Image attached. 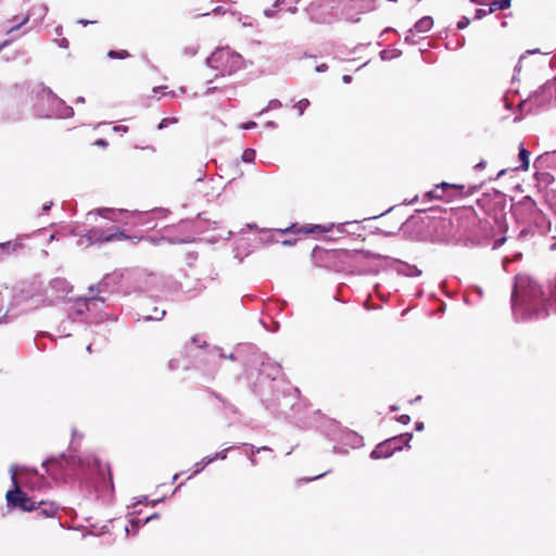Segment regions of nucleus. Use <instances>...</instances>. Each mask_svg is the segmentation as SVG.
I'll return each instance as SVG.
<instances>
[{"instance_id":"bb28decb","label":"nucleus","mask_w":556,"mask_h":556,"mask_svg":"<svg viewBox=\"0 0 556 556\" xmlns=\"http://www.w3.org/2000/svg\"><path fill=\"white\" fill-rule=\"evenodd\" d=\"M402 54V51L399 49H384L380 51L379 55L382 61H389L392 59H396Z\"/></svg>"},{"instance_id":"f8f14e48","label":"nucleus","mask_w":556,"mask_h":556,"mask_svg":"<svg viewBox=\"0 0 556 556\" xmlns=\"http://www.w3.org/2000/svg\"><path fill=\"white\" fill-rule=\"evenodd\" d=\"M390 268L395 270L399 275L405 277H418L421 275V270L416 265L408 264L397 258H390Z\"/></svg>"},{"instance_id":"f704fd0d","label":"nucleus","mask_w":556,"mask_h":556,"mask_svg":"<svg viewBox=\"0 0 556 556\" xmlns=\"http://www.w3.org/2000/svg\"><path fill=\"white\" fill-rule=\"evenodd\" d=\"M281 102L278 100V99H273L268 102L267 106L265 109H263L260 114H263L269 110H276V109H279L281 108Z\"/></svg>"},{"instance_id":"39448f33","label":"nucleus","mask_w":556,"mask_h":556,"mask_svg":"<svg viewBox=\"0 0 556 556\" xmlns=\"http://www.w3.org/2000/svg\"><path fill=\"white\" fill-rule=\"evenodd\" d=\"M127 235H125L122 230L116 227L102 228V227H92L84 235L79 236L77 240L78 245L89 247L94 243L102 242H111V241H122L125 240Z\"/></svg>"},{"instance_id":"680f3d73","label":"nucleus","mask_w":556,"mask_h":556,"mask_svg":"<svg viewBox=\"0 0 556 556\" xmlns=\"http://www.w3.org/2000/svg\"><path fill=\"white\" fill-rule=\"evenodd\" d=\"M415 429H416V431H421V430H424V422H422V421H417V422L415 424Z\"/></svg>"},{"instance_id":"b1692460","label":"nucleus","mask_w":556,"mask_h":556,"mask_svg":"<svg viewBox=\"0 0 556 556\" xmlns=\"http://www.w3.org/2000/svg\"><path fill=\"white\" fill-rule=\"evenodd\" d=\"M352 7L361 12H369L376 8L375 0H352Z\"/></svg>"},{"instance_id":"09e8293b","label":"nucleus","mask_w":556,"mask_h":556,"mask_svg":"<svg viewBox=\"0 0 556 556\" xmlns=\"http://www.w3.org/2000/svg\"><path fill=\"white\" fill-rule=\"evenodd\" d=\"M241 127L243 129L249 130V129H252V128L256 127V123L255 122H248V123L242 124Z\"/></svg>"},{"instance_id":"de8ad7c7","label":"nucleus","mask_w":556,"mask_h":556,"mask_svg":"<svg viewBox=\"0 0 556 556\" xmlns=\"http://www.w3.org/2000/svg\"><path fill=\"white\" fill-rule=\"evenodd\" d=\"M264 14L267 16V17H274L275 14H276V8H268L264 11Z\"/></svg>"},{"instance_id":"5701e85b","label":"nucleus","mask_w":556,"mask_h":556,"mask_svg":"<svg viewBox=\"0 0 556 556\" xmlns=\"http://www.w3.org/2000/svg\"><path fill=\"white\" fill-rule=\"evenodd\" d=\"M63 455L61 458H49L42 463V467L46 468V472L51 476H56V469L61 466Z\"/></svg>"},{"instance_id":"79ce46f5","label":"nucleus","mask_w":556,"mask_h":556,"mask_svg":"<svg viewBox=\"0 0 556 556\" xmlns=\"http://www.w3.org/2000/svg\"><path fill=\"white\" fill-rule=\"evenodd\" d=\"M469 18L466 17V16H463L458 22H457V28L458 29H465L468 25H469Z\"/></svg>"},{"instance_id":"e433bc0d","label":"nucleus","mask_w":556,"mask_h":556,"mask_svg":"<svg viewBox=\"0 0 556 556\" xmlns=\"http://www.w3.org/2000/svg\"><path fill=\"white\" fill-rule=\"evenodd\" d=\"M236 447H237V446H231V447H227V448H225V450H223V451H220V452H216V453L212 454V458H214V460H216V459H222V460H224V459H226V458H227V453H228V451H230V450H232V448H236Z\"/></svg>"},{"instance_id":"7ed1b4c3","label":"nucleus","mask_w":556,"mask_h":556,"mask_svg":"<svg viewBox=\"0 0 556 556\" xmlns=\"http://www.w3.org/2000/svg\"><path fill=\"white\" fill-rule=\"evenodd\" d=\"M37 98L35 112L39 117L67 118L74 114L73 108L54 94L49 87L39 85Z\"/></svg>"},{"instance_id":"a211bd4d","label":"nucleus","mask_w":556,"mask_h":556,"mask_svg":"<svg viewBox=\"0 0 556 556\" xmlns=\"http://www.w3.org/2000/svg\"><path fill=\"white\" fill-rule=\"evenodd\" d=\"M433 26V18L431 16H424L420 20H418L413 28L409 29L410 34H425L429 31Z\"/></svg>"},{"instance_id":"72a5a7b5","label":"nucleus","mask_w":556,"mask_h":556,"mask_svg":"<svg viewBox=\"0 0 556 556\" xmlns=\"http://www.w3.org/2000/svg\"><path fill=\"white\" fill-rule=\"evenodd\" d=\"M108 56L111 59H125L129 56V53L126 50H110Z\"/></svg>"},{"instance_id":"774afa93","label":"nucleus","mask_w":556,"mask_h":556,"mask_svg":"<svg viewBox=\"0 0 556 556\" xmlns=\"http://www.w3.org/2000/svg\"><path fill=\"white\" fill-rule=\"evenodd\" d=\"M283 3H285V0H276L275 3H274V8H279Z\"/></svg>"},{"instance_id":"4be33fe9","label":"nucleus","mask_w":556,"mask_h":556,"mask_svg":"<svg viewBox=\"0 0 556 556\" xmlns=\"http://www.w3.org/2000/svg\"><path fill=\"white\" fill-rule=\"evenodd\" d=\"M529 156L530 152L525 148L523 142L519 144V153L518 159L520 161V165L517 167L521 170H527L529 168Z\"/></svg>"},{"instance_id":"c85d7f7f","label":"nucleus","mask_w":556,"mask_h":556,"mask_svg":"<svg viewBox=\"0 0 556 556\" xmlns=\"http://www.w3.org/2000/svg\"><path fill=\"white\" fill-rule=\"evenodd\" d=\"M166 314L164 308L154 307L153 313L150 315L143 316L144 320H161Z\"/></svg>"},{"instance_id":"49530a36","label":"nucleus","mask_w":556,"mask_h":556,"mask_svg":"<svg viewBox=\"0 0 556 556\" xmlns=\"http://www.w3.org/2000/svg\"><path fill=\"white\" fill-rule=\"evenodd\" d=\"M329 428H330V431H327L326 435L331 437L333 434V431L337 430V428H338L337 422H334L332 420L329 421Z\"/></svg>"},{"instance_id":"9d476101","label":"nucleus","mask_w":556,"mask_h":556,"mask_svg":"<svg viewBox=\"0 0 556 556\" xmlns=\"http://www.w3.org/2000/svg\"><path fill=\"white\" fill-rule=\"evenodd\" d=\"M17 469H18V466H16V465H12L10 468L11 481L13 484V489L9 490L7 492L5 498H7L8 506L18 507L21 509H24V505H26V503L28 502V496L24 492H22L18 488V482L16 479Z\"/></svg>"},{"instance_id":"aec40b11","label":"nucleus","mask_w":556,"mask_h":556,"mask_svg":"<svg viewBox=\"0 0 556 556\" xmlns=\"http://www.w3.org/2000/svg\"><path fill=\"white\" fill-rule=\"evenodd\" d=\"M342 441L352 448H356L363 444V438L351 430L343 432Z\"/></svg>"},{"instance_id":"412c9836","label":"nucleus","mask_w":556,"mask_h":556,"mask_svg":"<svg viewBox=\"0 0 556 556\" xmlns=\"http://www.w3.org/2000/svg\"><path fill=\"white\" fill-rule=\"evenodd\" d=\"M39 515L45 517H54L59 510V507L54 503L39 502L37 509Z\"/></svg>"},{"instance_id":"603ef678","label":"nucleus","mask_w":556,"mask_h":556,"mask_svg":"<svg viewBox=\"0 0 556 556\" xmlns=\"http://www.w3.org/2000/svg\"><path fill=\"white\" fill-rule=\"evenodd\" d=\"M329 472H330V470H328V471H326V472H323V473H320V475H318V476H316V477H313V478H305V479H304V481L308 482V481L317 480V479H319V478H321V477L326 476V475H327V473H329Z\"/></svg>"},{"instance_id":"3c124183","label":"nucleus","mask_w":556,"mask_h":556,"mask_svg":"<svg viewBox=\"0 0 556 556\" xmlns=\"http://www.w3.org/2000/svg\"><path fill=\"white\" fill-rule=\"evenodd\" d=\"M103 303L104 302H100L98 304H90V312L100 311L102 308Z\"/></svg>"},{"instance_id":"393cba45","label":"nucleus","mask_w":556,"mask_h":556,"mask_svg":"<svg viewBox=\"0 0 556 556\" xmlns=\"http://www.w3.org/2000/svg\"><path fill=\"white\" fill-rule=\"evenodd\" d=\"M122 211H115V210H112V208H108V207H102V208H98L96 211V214L103 217V218H106V219H111V220H116L117 219V214H121Z\"/></svg>"},{"instance_id":"1a4fd4ad","label":"nucleus","mask_w":556,"mask_h":556,"mask_svg":"<svg viewBox=\"0 0 556 556\" xmlns=\"http://www.w3.org/2000/svg\"><path fill=\"white\" fill-rule=\"evenodd\" d=\"M413 438L412 433H402L384 440L379 443L370 453L372 459L387 458L392 456L396 451H401L403 446H408Z\"/></svg>"},{"instance_id":"58836bf2","label":"nucleus","mask_w":556,"mask_h":556,"mask_svg":"<svg viewBox=\"0 0 556 556\" xmlns=\"http://www.w3.org/2000/svg\"><path fill=\"white\" fill-rule=\"evenodd\" d=\"M39 503H37L36 501H34L33 498L28 497V502L26 503V505H24V511H33V510H36L37 509V506H38Z\"/></svg>"},{"instance_id":"4d7b16f0","label":"nucleus","mask_w":556,"mask_h":556,"mask_svg":"<svg viewBox=\"0 0 556 556\" xmlns=\"http://www.w3.org/2000/svg\"><path fill=\"white\" fill-rule=\"evenodd\" d=\"M333 453H337V454H345V453H348V451H346V450H344V448H341V447H339V446H337V445H334V446H333Z\"/></svg>"},{"instance_id":"6e6552de","label":"nucleus","mask_w":556,"mask_h":556,"mask_svg":"<svg viewBox=\"0 0 556 556\" xmlns=\"http://www.w3.org/2000/svg\"><path fill=\"white\" fill-rule=\"evenodd\" d=\"M553 104H555L553 85L548 84L547 81L538 90L532 92L527 100L521 102V105L528 106L530 112H539L549 108Z\"/></svg>"},{"instance_id":"864d4df0","label":"nucleus","mask_w":556,"mask_h":556,"mask_svg":"<svg viewBox=\"0 0 556 556\" xmlns=\"http://www.w3.org/2000/svg\"><path fill=\"white\" fill-rule=\"evenodd\" d=\"M547 83L553 85V93H554L555 103H556V76L552 80H547Z\"/></svg>"},{"instance_id":"13d9d810","label":"nucleus","mask_w":556,"mask_h":556,"mask_svg":"<svg viewBox=\"0 0 556 556\" xmlns=\"http://www.w3.org/2000/svg\"><path fill=\"white\" fill-rule=\"evenodd\" d=\"M96 146H99V147H106L108 146V142L106 140L104 139H98L96 142H94Z\"/></svg>"},{"instance_id":"bf43d9fd","label":"nucleus","mask_w":556,"mask_h":556,"mask_svg":"<svg viewBox=\"0 0 556 556\" xmlns=\"http://www.w3.org/2000/svg\"><path fill=\"white\" fill-rule=\"evenodd\" d=\"M249 459H250V462H251V464H252L253 466H256V465H257V459H256V457H255V454H252V453H251V454L249 455Z\"/></svg>"},{"instance_id":"7c9ffc66","label":"nucleus","mask_w":556,"mask_h":556,"mask_svg":"<svg viewBox=\"0 0 556 556\" xmlns=\"http://www.w3.org/2000/svg\"><path fill=\"white\" fill-rule=\"evenodd\" d=\"M210 355L212 357L214 356H218L219 358H227V359H231V361H236L237 359V355L235 353H230L228 355L224 354L222 352V349L220 348H213L211 351H210Z\"/></svg>"},{"instance_id":"cd10ccee","label":"nucleus","mask_w":556,"mask_h":556,"mask_svg":"<svg viewBox=\"0 0 556 556\" xmlns=\"http://www.w3.org/2000/svg\"><path fill=\"white\" fill-rule=\"evenodd\" d=\"M509 7V0H495L491 3L489 13H492L496 10H506Z\"/></svg>"},{"instance_id":"5fc2aeb1","label":"nucleus","mask_w":556,"mask_h":556,"mask_svg":"<svg viewBox=\"0 0 556 556\" xmlns=\"http://www.w3.org/2000/svg\"><path fill=\"white\" fill-rule=\"evenodd\" d=\"M58 45L61 47V48H67L68 47V40L66 38H62L58 41Z\"/></svg>"},{"instance_id":"e2e57ef3","label":"nucleus","mask_w":556,"mask_h":556,"mask_svg":"<svg viewBox=\"0 0 556 556\" xmlns=\"http://www.w3.org/2000/svg\"><path fill=\"white\" fill-rule=\"evenodd\" d=\"M342 80L344 84H350L352 81V76L343 75Z\"/></svg>"},{"instance_id":"473e14b6","label":"nucleus","mask_w":556,"mask_h":556,"mask_svg":"<svg viewBox=\"0 0 556 556\" xmlns=\"http://www.w3.org/2000/svg\"><path fill=\"white\" fill-rule=\"evenodd\" d=\"M199 51V45H191L182 49V55L191 58L194 56Z\"/></svg>"},{"instance_id":"c03bdc74","label":"nucleus","mask_w":556,"mask_h":556,"mask_svg":"<svg viewBox=\"0 0 556 556\" xmlns=\"http://www.w3.org/2000/svg\"><path fill=\"white\" fill-rule=\"evenodd\" d=\"M404 41L409 45H416L417 40L414 38V34H410L409 30L407 31V35L404 38Z\"/></svg>"},{"instance_id":"2f4dec72","label":"nucleus","mask_w":556,"mask_h":556,"mask_svg":"<svg viewBox=\"0 0 556 556\" xmlns=\"http://www.w3.org/2000/svg\"><path fill=\"white\" fill-rule=\"evenodd\" d=\"M255 150L253 149H245L242 153V161L245 163H252L255 160Z\"/></svg>"},{"instance_id":"dca6fc26","label":"nucleus","mask_w":556,"mask_h":556,"mask_svg":"<svg viewBox=\"0 0 556 556\" xmlns=\"http://www.w3.org/2000/svg\"><path fill=\"white\" fill-rule=\"evenodd\" d=\"M28 238V235L18 236L14 241H7L0 243V257L10 255L23 247V240Z\"/></svg>"},{"instance_id":"4468645a","label":"nucleus","mask_w":556,"mask_h":556,"mask_svg":"<svg viewBox=\"0 0 556 556\" xmlns=\"http://www.w3.org/2000/svg\"><path fill=\"white\" fill-rule=\"evenodd\" d=\"M161 213V211L134 213L132 217L136 218L134 223L135 225L146 226L148 229H152L156 226V224L154 223L155 216L160 215Z\"/></svg>"},{"instance_id":"0eeeda50","label":"nucleus","mask_w":556,"mask_h":556,"mask_svg":"<svg viewBox=\"0 0 556 556\" xmlns=\"http://www.w3.org/2000/svg\"><path fill=\"white\" fill-rule=\"evenodd\" d=\"M463 185H452L447 182H441L437 185L432 190L427 191L424 198L428 200L439 199L444 201H452L456 195L472 194L479 190L478 186H470L467 191Z\"/></svg>"},{"instance_id":"f3484780","label":"nucleus","mask_w":556,"mask_h":556,"mask_svg":"<svg viewBox=\"0 0 556 556\" xmlns=\"http://www.w3.org/2000/svg\"><path fill=\"white\" fill-rule=\"evenodd\" d=\"M324 232L325 229L320 225H314V226H303L298 227V225L293 224L290 227L280 230L282 235H293V233H311V232Z\"/></svg>"},{"instance_id":"4c0bfd02","label":"nucleus","mask_w":556,"mask_h":556,"mask_svg":"<svg viewBox=\"0 0 556 556\" xmlns=\"http://www.w3.org/2000/svg\"><path fill=\"white\" fill-rule=\"evenodd\" d=\"M167 240H168V242L174 243V244L188 243V242L192 241L191 237H186V238L169 237V238H167Z\"/></svg>"},{"instance_id":"2eb2a0df","label":"nucleus","mask_w":556,"mask_h":556,"mask_svg":"<svg viewBox=\"0 0 556 556\" xmlns=\"http://www.w3.org/2000/svg\"><path fill=\"white\" fill-rule=\"evenodd\" d=\"M123 278L124 275L117 273L109 274L105 277H103V279L98 283V286H91L89 290L90 292H93L97 289L98 293L105 292L109 290L111 286L118 283Z\"/></svg>"},{"instance_id":"052dcab7","label":"nucleus","mask_w":556,"mask_h":556,"mask_svg":"<svg viewBox=\"0 0 556 556\" xmlns=\"http://www.w3.org/2000/svg\"><path fill=\"white\" fill-rule=\"evenodd\" d=\"M486 165L485 161H480L478 164L475 165L476 169H482Z\"/></svg>"},{"instance_id":"37998d69","label":"nucleus","mask_w":556,"mask_h":556,"mask_svg":"<svg viewBox=\"0 0 556 556\" xmlns=\"http://www.w3.org/2000/svg\"><path fill=\"white\" fill-rule=\"evenodd\" d=\"M396 420L403 425H408L410 422V417H409V415L404 414V415L399 416L396 418Z\"/></svg>"},{"instance_id":"9b49d317","label":"nucleus","mask_w":556,"mask_h":556,"mask_svg":"<svg viewBox=\"0 0 556 556\" xmlns=\"http://www.w3.org/2000/svg\"><path fill=\"white\" fill-rule=\"evenodd\" d=\"M105 302L104 296L91 295L89 298L77 299L71 307V316H83L86 312H90V304Z\"/></svg>"},{"instance_id":"c756f323","label":"nucleus","mask_w":556,"mask_h":556,"mask_svg":"<svg viewBox=\"0 0 556 556\" xmlns=\"http://www.w3.org/2000/svg\"><path fill=\"white\" fill-rule=\"evenodd\" d=\"M214 458H212V455H207L203 457L199 463L195 464V469L192 476L198 475L201 472L208 464L213 463Z\"/></svg>"},{"instance_id":"c9c22d12","label":"nucleus","mask_w":556,"mask_h":556,"mask_svg":"<svg viewBox=\"0 0 556 556\" xmlns=\"http://www.w3.org/2000/svg\"><path fill=\"white\" fill-rule=\"evenodd\" d=\"M308 105L309 101L307 99H302L295 103L294 108L299 111V115H303Z\"/></svg>"},{"instance_id":"0e129e2a","label":"nucleus","mask_w":556,"mask_h":556,"mask_svg":"<svg viewBox=\"0 0 556 556\" xmlns=\"http://www.w3.org/2000/svg\"><path fill=\"white\" fill-rule=\"evenodd\" d=\"M52 205H53V203H52V202H49V203L43 204V206H42V211H43V212H48V211L51 208V206H52Z\"/></svg>"},{"instance_id":"a878e982","label":"nucleus","mask_w":556,"mask_h":556,"mask_svg":"<svg viewBox=\"0 0 556 556\" xmlns=\"http://www.w3.org/2000/svg\"><path fill=\"white\" fill-rule=\"evenodd\" d=\"M159 518V514L157 513H154L148 517H146L144 519H139V518H131L129 520V525L135 528L136 530L139 529L141 526H144L147 522H149L150 520H153V519H156Z\"/></svg>"},{"instance_id":"6ab92c4d","label":"nucleus","mask_w":556,"mask_h":556,"mask_svg":"<svg viewBox=\"0 0 556 556\" xmlns=\"http://www.w3.org/2000/svg\"><path fill=\"white\" fill-rule=\"evenodd\" d=\"M50 287L58 293L67 294L72 291L71 283L65 278H54L50 281Z\"/></svg>"},{"instance_id":"338daca9","label":"nucleus","mask_w":556,"mask_h":556,"mask_svg":"<svg viewBox=\"0 0 556 556\" xmlns=\"http://www.w3.org/2000/svg\"><path fill=\"white\" fill-rule=\"evenodd\" d=\"M78 23L84 25V26H86V25H89V24H93L94 22L93 21H88V20H79Z\"/></svg>"},{"instance_id":"a19ab883","label":"nucleus","mask_w":556,"mask_h":556,"mask_svg":"<svg viewBox=\"0 0 556 556\" xmlns=\"http://www.w3.org/2000/svg\"><path fill=\"white\" fill-rule=\"evenodd\" d=\"M242 445H244V446H249V447H250V450H252V454L260 453L261 451H268V452H271V448H270V447H268V446L255 447L254 445H252V444H248V443H242Z\"/></svg>"},{"instance_id":"6e6d98bb","label":"nucleus","mask_w":556,"mask_h":556,"mask_svg":"<svg viewBox=\"0 0 556 556\" xmlns=\"http://www.w3.org/2000/svg\"><path fill=\"white\" fill-rule=\"evenodd\" d=\"M114 131H117V132H127V127L126 126H115L113 128Z\"/></svg>"},{"instance_id":"a18cd8bd","label":"nucleus","mask_w":556,"mask_h":556,"mask_svg":"<svg viewBox=\"0 0 556 556\" xmlns=\"http://www.w3.org/2000/svg\"><path fill=\"white\" fill-rule=\"evenodd\" d=\"M488 13H489V11H485L483 9H477L475 12V18L480 20V18L484 17Z\"/></svg>"},{"instance_id":"20e7f679","label":"nucleus","mask_w":556,"mask_h":556,"mask_svg":"<svg viewBox=\"0 0 556 556\" xmlns=\"http://www.w3.org/2000/svg\"><path fill=\"white\" fill-rule=\"evenodd\" d=\"M206 65L219 73L231 75L243 66V58L229 48H217L205 61Z\"/></svg>"},{"instance_id":"69168bd1","label":"nucleus","mask_w":556,"mask_h":556,"mask_svg":"<svg viewBox=\"0 0 556 556\" xmlns=\"http://www.w3.org/2000/svg\"><path fill=\"white\" fill-rule=\"evenodd\" d=\"M295 241H296V239H294V240L285 239V240L282 241V243H283L285 245H292L293 243H295Z\"/></svg>"},{"instance_id":"8fccbe9b","label":"nucleus","mask_w":556,"mask_h":556,"mask_svg":"<svg viewBox=\"0 0 556 556\" xmlns=\"http://www.w3.org/2000/svg\"><path fill=\"white\" fill-rule=\"evenodd\" d=\"M316 72L324 73L328 70V65L326 63L319 64L316 66Z\"/></svg>"},{"instance_id":"f257e3e1","label":"nucleus","mask_w":556,"mask_h":556,"mask_svg":"<svg viewBox=\"0 0 556 556\" xmlns=\"http://www.w3.org/2000/svg\"><path fill=\"white\" fill-rule=\"evenodd\" d=\"M510 301L513 316L517 321L541 319L556 313V276L544 289L532 277L517 275Z\"/></svg>"},{"instance_id":"ea45409f","label":"nucleus","mask_w":556,"mask_h":556,"mask_svg":"<svg viewBox=\"0 0 556 556\" xmlns=\"http://www.w3.org/2000/svg\"><path fill=\"white\" fill-rule=\"evenodd\" d=\"M175 123H177V118L165 117L160 122L157 128L163 129V128L167 127L169 124H175Z\"/></svg>"},{"instance_id":"f03ea898","label":"nucleus","mask_w":556,"mask_h":556,"mask_svg":"<svg viewBox=\"0 0 556 556\" xmlns=\"http://www.w3.org/2000/svg\"><path fill=\"white\" fill-rule=\"evenodd\" d=\"M281 376V366L269 358L262 362L258 369V377L254 383L253 391L261 397L263 405L273 414H286L285 408L293 405L295 395L286 394L279 391L283 381L279 379Z\"/></svg>"},{"instance_id":"ddd939ff","label":"nucleus","mask_w":556,"mask_h":556,"mask_svg":"<svg viewBox=\"0 0 556 556\" xmlns=\"http://www.w3.org/2000/svg\"><path fill=\"white\" fill-rule=\"evenodd\" d=\"M47 11H48V8L42 4V5L34 7L30 10V13L28 15L24 16L21 21H18L17 16H15L12 20V22L14 24L8 29V33H12V31L18 29L21 26H23L24 24H26L29 21L30 16H36L39 22L42 21L47 14Z\"/></svg>"},{"instance_id":"423d86ee","label":"nucleus","mask_w":556,"mask_h":556,"mask_svg":"<svg viewBox=\"0 0 556 556\" xmlns=\"http://www.w3.org/2000/svg\"><path fill=\"white\" fill-rule=\"evenodd\" d=\"M338 0H318L306 8L309 20L319 24H330L336 20Z\"/></svg>"}]
</instances>
